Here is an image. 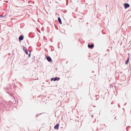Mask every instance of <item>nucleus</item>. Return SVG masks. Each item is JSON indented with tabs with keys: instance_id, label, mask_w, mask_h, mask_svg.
<instances>
[{
	"instance_id": "nucleus-1",
	"label": "nucleus",
	"mask_w": 131,
	"mask_h": 131,
	"mask_svg": "<svg viewBox=\"0 0 131 131\" xmlns=\"http://www.w3.org/2000/svg\"><path fill=\"white\" fill-rule=\"evenodd\" d=\"M124 5L125 6V9H126L127 7H129L130 6L129 4L127 3L124 4Z\"/></svg>"
},
{
	"instance_id": "nucleus-2",
	"label": "nucleus",
	"mask_w": 131,
	"mask_h": 131,
	"mask_svg": "<svg viewBox=\"0 0 131 131\" xmlns=\"http://www.w3.org/2000/svg\"><path fill=\"white\" fill-rule=\"evenodd\" d=\"M59 124H57L54 126V128L55 129L58 130V129L59 127Z\"/></svg>"
},
{
	"instance_id": "nucleus-3",
	"label": "nucleus",
	"mask_w": 131,
	"mask_h": 131,
	"mask_svg": "<svg viewBox=\"0 0 131 131\" xmlns=\"http://www.w3.org/2000/svg\"><path fill=\"white\" fill-rule=\"evenodd\" d=\"M47 59L49 62H51L52 61L51 58L49 56L47 57Z\"/></svg>"
},
{
	"instance_id": "nucleus-4",
	"label": "nucleus",
	"mask_w": 131,
	"mask_h": 131,
	"mask_svg": "<svg viewBox=\"0 0 131 131\" xmlns=\"http://www.w3.org/2000/svg\"><path fill=\"white\" fill-rule=\"evenodd\" d=\"M23 38H24L23 36L21 35L19 37V39L20 40H22L23 39Z\"/></svg>"
},
{
	"instance_id": "nucleus-5",
	"label": "nucleus",
	"mask_w": 131,
	"mask_h": 131,
	"mask_svg": "<svg viewBox=\"0 0 131 131\" xmlns=\"http://www.w3.org/2000/svg\"><path fill=\"white\" fill-rule=\"evenodd\" d=\"M94 46V45L93 44L88 45V46L89 48H92Z\"/></svg>"
},
{
	"instance_id": "nucleus-6",
	"label": "nucleus",
	"mask_w": 131,
	"mask_h": 131,
	"mask_svg": "<svg viewBox=\"0 0 131 131\" xmlns=\"http://www.w3.org/2000/svg\"><path fill=\"white\" fill-rule=\"evenodd\" d=\"M58 20L60 24H62V23L60 18V17H58Z\"/></svg>"
},
{
	"instance_id": "nucleus-7",
	"label": "nucleus",
	"mask_w": 131,
	"mask_h": 131,
	"mask_svg": "<svg viewBox=\"0 0 131 131\" xmlns=\"http://www.w3.org/2000/svg\"><path fill=\"white\" fill-rule=\"evenodd\" d=\"M129 57H128V59H127L126 62H125V64H126L128 63V61H129Z\"/></svg>"
},
{
	"instance_id": "nucleus-8",
	"label": "nucleus",
	"mask_w": 131,
	"mask_h": 131,
	"mask_svg": "<svg viewBox=\"0 0 131 131\" xmlns=\"http://www.w3.org/2000/svg\"><path fill=\"white\" fill-rule=\"evenodd\" d=\"M24 52L27 54H28V51L26 49H25Z\"/></svg>"
},
{
	"instance_id": "nucleus-9",
	"label": "nucleus",
	"mask_w": 131,
	"mask_h": 131,
	"mask_svg": "<svg viewBox=\"0 0 131 131\" xmlns=\"http://www.w3.org/2000/svg\"><path fill=\"white\" fill-rule=\"evenodd\" d=\"M25 49H26V48L24 46H23V50L25 51Z\"/></svg>"
},
{
	"instance_id": "nucleus-10",
	"label": "nucleus",
	"mask_w": 131,
	"mask_h": 131,
	"mask_svg": "<svg viewBox=\"0 0 131 131\" xmlns=\"http://www.w3.org/2000/svg\"><path fill=\"white\" fill-rule=\"evenodd\" d=\"M5 16H5V15H4V16H3L2 15H0V17L2 18L5 17Z\"/></svg>"
},
{
	"instance_id": "nucleus-11",
	"label": "nucleus",
	"mask_w": 131,
	"mask_h": 131,
	"mask_svg": "<svg viewBox=\"0 0 131 131\" xmlns=\"http://www.w3.org/2000/svg\"><path fill=\"white\" fill-rule=\"evenodd\" d=\"M57 78L56 77L54 78V79H53V81H56L57 80Z\"/></svg>"
},
{
	"instance_id": "nucleus-12",
	"label": "nucleus",
	"mask_w": 131,
	"mask_h": 131,
	"mask_svg": "<svg viewBox=\"0 0 131 131\" xmlns=\"http://www.w3.org/2000/svg\"><path fill=\"white\" fill-rule=\"evenodd\" d=\"M28 56H29V57H30V53L29 54V55H28Z\"/></svg>"
},
{
	"instance_id": "nucleus-13",
	"label": "nucleus",
	"mask_w": 131,
	"mask_h": 131,
	"mask_svg": "<svg viewBox=\"0 0 131 131\" xmlns=\"http://www.w3.org/2000/svg\"><path fill=\"white\" fill-rule=\"evenodd\" d=\"M53 78H52V79H51V81H52V80H53Z\"/></svg>"
},
{
	"instance_id": "nucleus-14",
	"label": "nucleus",
	"mask_w": 131,
	"mask_h": 131,
	"mask_svg": "<svg viewBox=\"0 0 131 131\" xmlns=\"http://www.w3.org/2000/svg\"><path fill=\"white\" fill-rule=\"evenodd\" d=\"M115 119H116V117H115Z\"/></svg>"
}]
</instances>
